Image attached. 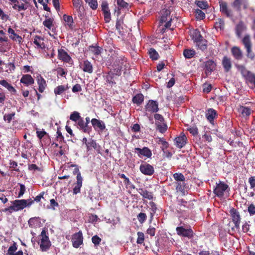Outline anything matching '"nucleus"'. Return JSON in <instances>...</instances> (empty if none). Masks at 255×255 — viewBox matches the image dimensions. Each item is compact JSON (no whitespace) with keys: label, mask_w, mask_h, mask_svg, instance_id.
<instances>
[{"label":"nucleus","mask_w":255,"mask_h":255,"mask_svg":"<svg viewBox=\"0 0 255 255\" xmlns=\"http://www.w3.org/2000/svg\"><path fill=\"white\" fill-rule=\"evenodd\" d=\"M113 60V67L114 68V71L115 72L116 76H120L121 75V71L122 70L123 66H126L127 64V61L124 57L121 56L116 57L114 58L112 57Z\"/></svg>","instance_id":"nucleus-3"},{"label":"nucleus","mask_w":255,"mask_h":255,"mask_svg":"<svg viewBox=\"0 0 255 255\" xmlns=\"http://www.w3.org/2000/svg\"><path fill=\"white\" fill-rule=\"evenodd\" d=\"M248 211L250 216H253L255 214V205L253 204L250 205L248 208Z\"/></svg>","instance_id":"nucleus-64"},{"label":"nucleus","mask_w":255,"mask_h":255,"mask_svg":"<svg viewBox=\"0 0 255 255\" xmlns=\"http://www.w3.org/2000/svg\"><path fill=\"white\" fill-rule=\"evenodd\" d=\"M77 181L73 190V194H77L80 192L81 188L82 186L83 179L81 174H78L76 177Z\"/></svg>","instance_id":"nucleus-20"},{"label":"nucleus","mask_w":255,"mask_h":255,"mask_svg":"<svg viewBox=\"0 0 255 255\" xmlns=\"http://www.w3.org/2000/svg\"><path fill=\"white\" fill-rule=\"evenodd\" d=\"M117 4L119 6L125 8H128L129 5L128 3L124 0H117Z\"/></svg>","instance_id":"nucleus-63"},{"label":"nucleus","mask_w":255,"mask_h":255,"mask_svg":"<svg viewBox=\"0 0 255 255\" xmlns=\"http://www.w3.org/2000/svg\"><path fill=\"white\" fill-rule=\"evenodd\" d=\"M232 220L235 224V226L232 227L231 230L232 232L235 231V229L239 230L240 229V224L241 223V216L240 213L237 209L232 208L229 211Z\"/></svg>","instance_id":"nucleus-5"},{"label":"nucleus","mask_w":255,"mask_h":255,"mask_svg":"<svg viewBox=\"0 0 255 255\" xmlns=\"http://www.w3.org/2000/svg\"><path fill=\"white\" fill-rule=\"evenodd\" d=\"M195 53V51L194 50L186 49L183 51V55L187 59L193 57Z\"/></svg>","instance_id":"nucleus-44"},{"label":"nucleus","mask_w":255,"mask_h":255,"mask_svg":"<svg viewBox=\"0 0 255 255\" xmlns=\"http://www.w3.org/2000/svg\"><path fill=\"white\" fill-rule=\"evenodd\" d=\"M17 250V246L16 244L14 242L12 245L9 247L8 251H7V255H23V252L20 250L18 251L17 252L14 253V252Z\"/></svg>","instance_id":"nucleus-29"},{"label":"nucleus","mask_w":255,"mask_h":255,"mask_svg":"<svg viewBox=\"0 0 255 255\" xmlns=\"http://www.w3.org/2000/svg\"><path fill=\"white\" fill-rule=\"evenodd\" d=\"M193 39L194 40V41L195 42H196L199 40L203 39V37L201 34L200 32L198 30L196 29L193 34Z\"/></svg>","instance_id":"nucleus-46"},{"label":"nucleus","mask_w":255,"mask_h":255,"mask_svg":"<svg viewBox=\"0 0 255 255\" xmlns=\"http://www.w3.org/2000/svg\"><path fill=\"white\" fill-rule=\"evenodd\" d=\"M222 64L226 72H228L231 70L232 68V62L230 58L226 56H224L223 58Z\"/></svg>","instance_id":"nucleus-23"},{"label":"nucleus","mask_w":255,"mask_h":255,"mask_svg":"<svg viewBox=\"0 0 255 255\" xmlns=\"http://www.w3.org/2000/svg\"><path fill=\"white\" fill-rule=\"evenodd\" d=\"M246 26L243 21H240L236 25V34L238 38H241L243 32L245 30Z\"/></svg>","instance_id":"nucleus-28"},{"label":"nucleus","mask_w":255,"mask_h":255,"mask_svg":"<svg viewBox=\"0 0 255 255\" xmlns=\"http://www.w3.org/2000/svg\"><path fill=\"white\" fill-rule=\"evenodd\" d=\"M228 188V185L223 182L220 181L217 184L216 188L214 189V193L219 197L223 196L224 192Z\"/></svg>","instance_id":"nucleus-9"},{"label":"nucleus","mask_w":255,"mask_h":255,"mask_svg":"<svg viewBox=\"0 0 255 255\" xmlns=\"http://www.w3.org/2000/svg\"><path fill=\"white\" fill-rule=\"evenodd\" d=\"M140 171L144 175L151 176L154 173V169L151 165L144 162L139 166Z\"/></svg>","instance_id":"nucleus-8"},{"label":"nucleus","mask_w":255,"mask_h":255,"mask_svg":"<svg viewBox=\"0 0 255 255\" xmlns=\"http://www.w3.org/2000/svg\"><path fill=\"white\" fill-rule=\"evenodd\" d=\"M170 14V12L169 11L166 10L165 13L161 16L160 22L161 23H163L169 20V19H168V16H169Z\"/></svg>","instance_id":"nucleus-58"},{"label":"nucleus","mask_w":255,"mask_h":255,"mask_svg":"<svg viewBox=\"0 0 255 255\" xmlns=\"http://www.w3.org/2000/svg\"><path fill=\"white\" fill-rule=\"evenodd\" d=\"M8 33L10 34L9 37L13 40L17 41L19 43H20L22 40V38L19 35L17 34L14 30L12 29L10 27L8 28Z\"/></svg>","instance_id":"nucleus-31"},{"label":"nucleus","mask_w":255,"mask_h":255,"mask_svg":"<svg viewBox=\"0 0 255 255\" xmlns=\"http://www.w3.org/2000/svg\"><path fill=\"white\" fill-rule=\"evenodd\" d=\"M195 3L198 7L202 9H206L209 7V5L207 1L196 0Z\"/></svg>","instance_id":"nucleus-49"},{"label":"nucleus","mask_w":255,"mask_h":255,"mask_svg":"<svg viewBox=\"0 0 255 255\" xmlns=\"http://www.w3.org/2000/svg\"><path fill=\"white\" fill-rule=\"evenodd\" d=\"M145 109L146 112L156 113L159 111L158 104L156 101L150 100L145 106Z\"/></svg>","instance_id":"nucleus-11"},{"label":"nucleus","mask_w":255,"mask_h":255,"mask_svg":"<svg viewBox=\"0 0 255 255\" xmlns=\"http://www.w3.org/2000/svg\"><path fill=\"white\" fill-rule=\"evenodd\" d=\"M101 240V239L97 235H95L92 238V242L94 244L95 246H99Z\"/></svg>","instance_id":"nucleus-61"},{"label":"nucleus","mask_w":255,"mask_h":255,"mask_svg":"<svg viewBox=\"0 0 255 255\" xmlns=\"http://www.w3.org/2000/svg\"><path fill=\"white\" fill-rule=\"evenodd\" d=\"M115 75H116L115 72H109L105 77L106 81L109 84H116L113 80Z\"/></svg>","instance_id":"nucleus-43"},{"label":"nucleus","mask_w":255,"mask_h":255,"mask_svg":"<svg viewBox=\"0 0 255 255\" xmlns=\"http://www.w3.org/2000/svg\"><path fill=\"white\" fill-rule=\"evenodd\" d=\"M91 122L95 130L99 129L101 130H103L106 128L105 124L102 121L94 118L92 119Z\"/></svg>","instance_id":"nucleus-19"},{"label":"nucleus","mask_w":255,"mask_h":255,"mask_svg":"<svg viewBox=\"0 0 255 255\" xmlns=\"http://www.w3.org/2000/svg\"><path fill=\"white\" fill-rule=\"evenodd\" d=\"M86 145L87 151L91 150L92 148L97 149L98 147H100V145H98L96 141L93 139H90Z\"/></svg>","instance_id":"nucleus-37"},{"label":"nucleus","mask_w":255,"mask_h":255,"mask_svg":"<svg viewBox=\"0 0 255 255\" xmlns=\"http://www.w3.org/2000/svg\"><path fill=\"white\" fill-rule=\"evenodd\" d=\"M173 176L176 182L185 181V177L181 173H175L173 174Z\"/></svg>","instance_id":"nucleus-45"},{"label":"nucleus","mask_w":255,"mask_h":255,"mask_svg":"<svg viewBox=\"0 0 255 255\" xmlns=\"http://www.w3.org/2000/svg\"><path fill=\"white\" fill-rule=\"evenodd\" d=\"M33 43L37 49H44L46 47L44 42V38L40 36L36 35L34 37Z\"/></svg>","instance_id":"nucleus-17"},{"label":"nucleus","mask_w":255,"mask_h":255,"mask_svg":"<svg viewBox=\"0 0 255 255\" xmlns=\"http://www.w3.org/2000/svg\"><path fill=\"white\" fill-rule=\"evenodd\" d=\"M15 115V113H12L9 114H5L3 117V119L5 121H6L8 123H10L12 118Z\"/></svg>","instance_id":"nucleus-62"},{"label":"nucleus","mask_w":255,"mask_h":255,"mask_svg":"<svg viewBox=\"0 0 255 255\" xmlns=\"http://www.w3.org/2000/svg\"><path fill=\"white\" fill-rule=\"evenodd\" d=\"M187 137L184 133H181L179 136L176 137L174 139L176 146L179 148H182L186 143Z\"/></svg>","instance_id":"nucleus-16"},{"label":"nucleus","mask_w":255,"mask_h":255,"mask_svg":"<svg viewBox=\"0 0 255 255\" xmlns=\"http://www.w3.org/2000/svg\"><path fill=\"white\" fill-rule=\"evenodd\" d=\"M148 54L149 55V57L152 60H156L159 57V55L158 52L155 50V49H154L153 48H150L148 50Z\"/></svg>","instance_id":"nucleus-41"},{"label":"nucleus","mask_w":255,"mask_h":255,"mask_svg":"<svg viewBox=\"0 0 255 255\" xmlns=\"http://www.w3.org/2000/svg\"><path fill=\"white\" fill-rule=\"evenodd\" d=\"M72 3L73 6L76 9L77 11H80L83 3L82 0H72Z\"/></svg>","instance_id":"nucleus-50"},{"label":"nucleus","mask_w":255,"mask_h":255,"mask_svg":"<svg viewBox=\"0 0 255 255\" xmlns=\"http://www.w3.org/2000/svg\"><path fill=\"white\" fill-rule=\"evenodd\" d=\"M137 239L136 243L138 244H142L144 241V235L142 232H137Z\"/></svg>","instance_id":"nucleus-56"},{"label":"nucleus","mask_w":255,"mask_h":255,"mask_svg":"<svg viewBox=\"0 0 255 255\" xmlns=\"http://www.w3.org/2000/svg\"><path fill=\"white\" fill-rule=\"evenodd\" d=\"M0 85L5 88L11 93L15 94L16 92L15 89L5 80H0Z\"/></svg>","instance_id":"nucleus-33"},{"label":"nucleus","mask_w":255,"mask_h":255,"mask_svg":"<svg viewBox=\"0 0 255 255\" xmlns=\"http://www.w3.org/2000/svg\"><path fill=\"white\" fill-rule=\"evenodd\" d=\"M65 90H66V88H65L64 86L62 85L58 86L55 88L54 93L55 95H60Z\"/></svg>","instance_id":"nucleus-57"},{"label":"nucleus","mask_w":255,"mask_h":255,"mask_svg":"<svg viewBox=\"0 0 255 255\" xmlns=\"http://www.w3.org/2000/svg\"><path fill=\"white\" fill-rule=\"evenodd\" d=\"M242 5L244 9H247L249 5L248 0H235L232 3V6L238 11H241Z\"/></svg>","instance_id":"nucleus-14"},{"label":"nucleus","mask_w":255,"mask_h":255,"mask_svg":"<svg viewBox=\"0 0 255 255\" xmlns=\"http://www.w3.org/2000/svg\"><path fill=\"white\" fill-rule=\"evenodd\" d=\"M83 132L85 133H87L90 134V133L92 131V127L89 126V124L87 123H85L84 126L81 129Z\"/></svg>","instance_id":"nucleus-59"},{"label":"nucleus","mask_w":255,"mask_h":255,"mask_svg":"<svg viewBox=\"0 0 255 255\" xmlns=\"http://www.w3.org/2000/svg\"><path fill=\"white\" fill-rule=\"evenodd\" d=\"M175 184H176V189L177 191H179L182 193L184 192L187 186V184L185 183V181L175 182Z\"/></svg>","instance_id":"nucleus-39"},{"label":"nucleus","mask_w":255,"mask_h":255,"mask_svg":"<svg viewBox=\"0 0 255 255\" xmlns=\"http://www.w3.org/2000/svg\"><path fill=\"white\" fill-rule=\"evenodd\" d=\"M81 118L80 114L76 111L73 112L70 116V119L75 122H77Z\"/></svg>","instance_id":"nucleus-51"},{"label":"nucleus","mask_w":255,"mask_h":255,"mask_svg":"<svg viewBox=\"0 0 255 255\" xmlns=\"http://www.w3.org/2000/svg\"><path fill=\"white\" fill-rule=\"evenodd\" d=\"M81 68L84 72L91 74L93 72V65L88 60H84L81 64Z\"/></svg>","instance_id":"nucleus-27"},{"label":"nucleus","mask_w":255,"mask_h":255,"mask_svg":"<svg viewBox=\"0 0 255 255\" xmlns=\"http://www.w3.org/2000/svg\"><path fill=\"white\" fill-rule=\"evenodd\" d=\"M86 3H88L90 7L93 10H95L98 7V2L97 0H85Z\"/></svg>","instance_id":"nucleus-53"},{"label":"nucleus","mask_w":255,"mask_h":255,"mask_svg":"<svg viewBox=\"0 0 255 255\" xmlns=\"http://www.w3.org/2000/svg\"><path fill=\"white\" fill-rule=\"evenodd\" d=\"M196 43V46L198 47L199 49H200L202 51H205L206 50L207 48V41L205 39H202L201 40H199Z\"/></svg>","instance_id":"nucleus-40"},{"label":"nucleus","mask_w":255,"mask_h":255,"mask_svg":"<svg viewBox=\"0 0 255 255\" xmlns=\"http://www.w3.org/2000/svg\"><path fill=\"white\" fill-rule=\"evenodd\" d=\"M11 205L2 210V212L6 213L7 215H10L13 212H17L23 210L26 207L25 199H16L11 201Z\"/></svg>","instance_id":"nucleus-2"},{"label":"nucleus","mask_w":255,"mask_h":255,"mask_svg":"<svg viewBox=\"0 0 255 255\" xmlns=\"http://www.w3.org/2000/svg\"><path fill=\"white\" fill-rule=\"evenodd\" d=\"M205 116L208 121L210 123L213 124L214 119L217 117L218 114L215 110L210 108L207 110Z\"/></svg>","instance_id":"nucleus-18"},{"label":"nucleus","mask_w":255,"mask_h":255,"mask_svg":"<svg viewBox=\"0 0 255 255\" xmlns=\"http://www.w3.org/2000/svg\"><path fill=\"white\" fill-rule=\"evenodd\" d=\"M149 204L150 206V222H151L153 219V217L154 215L156 214V211L158 210L157 208L156 204L153 202V201H151L149 203Z\"/></svg>","instance_id":"nucleus-34"},{"label":"nucleus","mask_w":255,"mask_h":255,"mask_svg":"<svg viewBox=\"0 0 255 255\" xmlns=\"http://www.w3.org/2000/svg\"><path fill=\"white\" fill-rule=\"evenodd\" d=\"M242 43L247 50V57L251 60H253L255 55L252 50V43L249 35H246L244 36L242 39Z\"/></svg>","instance_id":"nucleus-6"},{"label":"nucleus","mask_w":255,"mask_h":255,"mask_svg":"<svg viewBox=\"0 0 255 255\" xmlns=\"http://www.w3.org/2000/svg\"><path fill=\"white\" fill-rule=\"evenodd\" d=\"M83 238L81 231L75 233L72 237V242L73 247L79 248L83 244Z\"/></svg>","instance_id":"nucleus-10"},{"label":"nucleus","mask_w":255,"mask_h":255,"mask_svg":"<svg viewBox=\"0 0 255 255\" xmlns=\"http://www.w3.org/2000/svg\"><path fill=\"white\" fill-rule=\"evenodd\" d=\"M177 234L179 236L191 239L194 236L193 231L191 229H185L183 226L177 227L176 228Z\"/></svg>","instance_id":"nucleus-7"},{"label":"nucleus","mask_w":255,"mask_h":255,"mask_svg":"<svg viewBox=\"0 0 255 255\" xmlns=\"http://www.w3.org/2000/svg\"><path fill=\"white\" fill-rule=\"evenodd\" d=\"M195 16L197 19L202 20L205 18V14L201 9L195 10Z\"/></svg>","instance_id":"nucleus-52"},{"label":"nucleus","mask_w":255,"mask_h":255,"mask_svg":"<svg viewBox=\"0 0 255 255\" xmlns=\"http://www.w3.org/2000/svg\"><path fill=\"white\" fill-rule=\"evenodd\" d=\"M138 193L144 198H146L149 200L153 199L152 193L146 190H144L142 188H139L138 189Z\"/></svg>","instance_id":"nucleus-35"},{"label":"nucleus","mask_w":255,"mask_h":255,"mask_svg":"<svg viewBox=\"0 0 255 255\" xmlns=\"http://www.w3.org/2000/svg\"><path fill=\"white\" fill-rule=\"evenodd\" d=\"M219 3L220 11L228 17H233V12L228 8L227 3L225 1H221L219 2Z\"/></svg>","instance_id":"nucleus-13"},{"label":"nucleus","mask_w":255,"mask_h":255,"mask_svg":"<svg viewBox=\"0 0 255 255\" xmlns=\"http://www.w3.org/2000/svg\"><path fill=\"white\" fill-rule=\"evenodd\" d=\"M147 216L145 213L140 212L137 216V219L140 224L143 223L146 220Z\"/></svg>","instance_id":"nucleus-55"},{"label":"nucleus","mask_w":255,"mask_h":255,"mask_svg":"<svg viewBox=\"0 0 255 255\" xmlns=\"http://www.w3.org/2000/svg\"><path fill=\"white\" fill-rule=\"evenodd\" d=\"M231 53L235 59L237 60H241L243 57V54L242 50L239 47L234 46L231 48Z\"/></svg>","instance_id":"nucleus-21"},{"label":"nucleus","mask_w":255,"mask_h":255,"mask_svg":"<svg viewBox=\"0 0 255 255\" xmlns=\"http://www.w3.org/2000/svg\"><path fill=\"white\" fill-rule=\"evenodd\" d=\"M144 96L140 93L135 95L132 99V101L134 104H136L137 106L140 105L143 102Z\"/></svg>","instance_id":"nucleus-36"},{"label":"nucleus","mask_w":255,"mask_h":255,"mask_svg":"<svg viewBox=\"0 0 255 255\" xmlns=\"http://www.w3.org/2000/svg\"><path fill=\"white\" fill-rule=\"evenodd\" d=\"M237 67L238 69L240 71L241 74L244 77H246L251 72L248 71L244 65H237Z\"/></svg>","instance_id":"nucleus-47"},{"label":"nucleus","mask_w":255,"mask_h":255,"mask_svg":"<svg viewBox=\"0 0 255 255\" xmlns=\"http://www.w3.org/2000/svg\"><path fill=\"white\" fill-rule=\"evenodd\" d=\"M20 83L23 84L25 86H29L34 83V80L30 75L26 74L22 76L20 80Z\"/></svg>","instance_id":"nucleus-26"},{"label":"nucleus","mask_w":255,"mask_h":255,"mask_svg":"<svg viewBox=\"0 0 255 255\" xmlns=\"http://www.w3.org/2000/svg\"><path fill=\"white\" fill-rule=\"evenodd\" d=\"M63 17L64 21L65 26H67L70 29H73L74 25L72 16L64 14Z\"/></svg>","instance_id":"nucleus-24"},{"label":"nucleus","mask_w":255,"mask_h":255,"mask_svg":"<svg viewBox=\"0 0 255 255\" xmlns=\"http://www.w3.org/2000/svg\"><path fill=\"white\" fill-rule=\"evenodd\" d=\"M135 150V151H137L140 154L147 158H151L152 156V152L151 150L147 147H144L142 148L136 147Z\"/></svg>","instance_id":"nucleus-25"},{"label":"nucleus","mask_w":255,"mask_h":255,"mask_svg":"<svg viewBox=\"0 0 255 255\" xmlns=\"http://www.w3.org/2000/svg\"><path fill=\"white\" fill-rule=\"evenodd\" d=\"M46 19L43 22V25L47 27L49 30H51L54 34L55 33L56 28L54 27L53 20L54 19L45 16Z\"/></svg>","instance_id":"nucleus-22"},{"label":"nucleus","mask_w":255,"mask_h":255,"mask_svg":"<svg viewBox=\"0 0 255 255\" xmlns=\"http://www.w3.org/2000/svg\"><path fill=\"white\" fill-rule=\"evenodd\" d=\"M238 111L243 117H246L250 116L253 111L250 108L241 106L238 109Z\"/></svg>","instance_id":"nucleus-30"},{"label":"nucleus","mask_w":255,"mask_h":255,"mask_svg":"<svg viewBox=\"0 0 255 255\" xmlns=\"http://www.w3.org/2000/svg\"><path fill=\"white\" fill-rule=\"evenodd\" d=\"M89 50L95 55H99L101 53V49L98 46H90Z\"/></svg>","instance_id":"nucleus-54"},{"label":"nucleus","mask_w":255,"mask_h":255,"mask_svg":"<svg viewBox=\"0 0 255 255\" xmlns=\"http://www.w3.org/2000/svg\"><path fill=\"white\" fill-rule=\"evenodd\" d=\"M205 72L207 75H210L216 67V63L212 60H208L204 63Z\"/></svg>","instance_id":"nucleus-12"},{"label":"nucleus","mask_w":255,"mask_h":255,"mask_svg":"<svg viewBox=\"0 0 255 255\" xmlns=\"http://www.w3.org/2000/svg\"><path fill=\"white\" fill-rule=\"evenodd\" d=\"M40 223V218L39 217H32L29 219L28 224L30 228H36Z\"/></svg>","instance_id":"nucleus-32"},{"label":"nucleus","mask_w":255,"mask_h":255,"mask_svg":"<svg viewBox=\"0 0 255 255\" xmlns=\"http://www.w3.org/2000/svg\"><path fill=\"white\" fill-rule=\"evenodd\" d=\"M224 26L225 22L224 20L222 18H218L214 24V27L217 30H223L224 28Z\"/></svg>","instance_id":"nucleus-42"},{"label":"nucleus","mask_w":255,"mask_h":255,"mask_svg":"<svg viewBox=\"0 0 255 255\" xmlns=\"http://www.w3.org/2000/svg\"><path fill=\"white\" fill-rule=\"evenodd\" d=\"M154 118L155 120V125L156 130L162 133H164L167 129V126L165 122L163 117L159 114H155Z\"/></svg>","instance_id":"nucleus-4"},{"label":"nucleus","mask_w":255,"mask_h":255,"mask_svg":"<svg viewBox=\"0 0 255 255\" xmlns=\"http://www.w3.org/2000/svg\"><path fill=\"white\" fill-rule=\"evenodd\" d=\"M48 232L43 229L40 234L38 236V244L40 250L42 252L48 251L51 246V242L48 236Z\"/></svg>","instance_id":"nucleus-1"},{"label":"nucleus","mask_w":255,"mask_h":255,"mask_svg":"<svg viewBox=\"0 0 255 255\" xmlns=\"http://www.w3.org/2000/svg\"><path fill=\"white\" fill-rule=\"evenodd\" d=\"M58 57L59 59L67 63L69 62L71 60V57L70 55L62 48L58 49Z\"/></svg>","instance_id":"nucleus-15"},{"label":"nucleus","mask_w":255,"mask_h":255,"mask_svg":"<svg viewBox=\"0 0 255 255\" xmlns=\"http://www.w3.org/2000/svg\"><path fill=\"white\" fill-rule=\"evenodd\" d=\"M245 78L255 88V75L250 72Z\"/></svg>","instance_id":"nucleus-48"},{"label":"nucleus","mask_w":255,"mask_h":255,"mask_svg":"<svg viewBox=\"0 0 255 255\" xmlns=\"http://www.w3.org/2000/svg\"><path fill=\"white\" fill-rule=\"evenodd\" d=\"M37 84L38 85L39 92L40 93L43 92L46 86V83L45 80L40 76L37 79Z\"/></svg>","instance_id":"nucleus-38"},{"label":"nucleus","mask_w":255,"mask_h":255,"mask_svg":"<svg viewBox=\"0 0 255 255\" xmlns=\"http://www.w3.org/2000/svg\"><path fill=\"white\" fill-rule=\"evenodd\" d=\"M199 255H220L217 251H212L210 254L208 251H201L199 253Z\"/></svg>","instance_id":"nucleus-60"}]
</instances>
